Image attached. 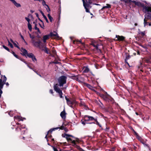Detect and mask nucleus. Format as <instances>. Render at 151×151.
<instances>
[{"mask_svg": "<svg viewBox=\"0 0 151 151\" xmlns=\"http://www.w3.org/2000/svg\"><path fill=\"white\" fill-rule=\"evenodd\" d=\"M145 18L150 19L151 20V14L149 13L146 14L145 15Z\"/></svg>", "mask_w": 151, "mask_h": 151, "instance_id": "ddd939ff", "label": "nucleus"}, {"mask_svg": "<svg viewBox=\"0 0 151 151\" xmlns=\"http://www.w3.org/2000/svg\"><path fill=\"white\" fill-rule=\"evenodd\" d=\"M54 151H58L57 149L54 146H52Z\"/></svg>", "mask_w": 151, "mask_h": 151, "instance_id": "8fccbe9b", "label": "nucleus"}, {"mask_svg": "<svg viewBox=\"0 0 151 151\" xmlns=\"http://www.w3.org/2000/svg\"><path fill=\"white\" fill-rule=\"evenodd\" d=\"M89 71V69L87 67H84L83 68V73H87Z\"/></svg>", "mask_w": 151, "mask_h": 151, "instance_id": "6ab92c4d", "label": "nucleus"}, {"mask_svg": "<svg viewBox=\"0 0 151 151\" xmlns=\"http://www.w3.org/2000/svg\"><path fill=\"white\" fill-rule=\"evenodd\" d=\"M85 122L86 121H85L84 120V121H83L82 120H81V122L82 124L84 125H85L86 123L87 124V123H85Z\"/></svg>", "mask_w": 151, "mask_h": 151, "instance_id": "49530a36", "label": "nucleus"}, {"mask_svg": "<svg viewBox=\"0 0 151 151\" xmlns=\"http://www.w3.org/2000/svg\"><path fill=\"white\" fill-rule=\"evenodd\" d=\"M25 19L27 21L28 23H30V20L28 18H27V17H25Z\"/></svg>", "mask_w": 151, "mask_h": 151, "instance_id": "79ce46f5", "label": "nucleus"}, {"mask_svg": "<svg viewBox=\"0 0 151 151\" xmlns=\"http://www.w3.org/2000/svg\"><path fill=\"white\" fill-rule=\"evenodd\" d=\"M41 48H40V49L42 50V49H44L45 48V46H46L45 45L42 44L41 45Z\"/></svg>", "mask_w": 151, "mask_h": 151, "instance_id": "a19ab883", "label": "nucleus"}, {"mask_svg": "<svg viewBox=\"0 0 151 151\" xmlns=\"http://www.w3.org/2000/svg\"><path fill=\"white\" fill-rule=\"evenodd\" d=\"M25 128V127L24 126H21V127H20L19 128V129L20 130H21V129H22L24 128Z\"/></svg>", "mask_w": 151, "mask_h": 151, "instance_id": "4d7b16f0", "label": "nucleus"}, {"mask_svg": "<svg viewBox=\"0 0 151 151\" xmlns=\"http://www.w3.org/2000/svg\"><path fill=\"white\" fill-rule=\"evenodd\" d=\"M144 26L145 27L146 25H147V22L146 20V19L145 18L144 19Z\"/></svg>", "mask_w": 151, "mask_h": 151, "instance_id": "e433bc0d", "label": "nucleus"}, {"mask_svg": "<svg viewBox=\"0 0 151 151\" xmlns=\"http://www.w3.org/2000/svg\"><path fill=\"white\" fill-rule=\"evenodd\" d=\"M21 37L23 39V40L24 41V42L26 43L25 41V40L24 38V37H23L22 35H21Z\"/></svg>", "mask_w": 151, "mask_h": 151, "instance_id": "13d9d810", "label": "nucleus"}, {"mask_svg": "<svg viewBox=\"0 0 151 151\" xmlns=\"http://www.w3.org/2000/svg\"><path fill=\"white\" fill-rule=\"evenodd\" d=\"M132 2L134 3L135 5L138 6H141V7H142V5H143L144 4L143 3H141L140 2H137L134 1H132Z\"/></svg>", "mask_w": 151, "mask_h": 151, "instance_id": "1a4fd4ad", "label": "nucleus"}, {"mask_svg": "<svg viewBox=\"0 0 151 151\" xmlns=\"http://www.w3.org/2000/svg\"><path fill=\"white\" fill-rule=\"evenodd\" d=\"M92 45L94 47H95V48L97 50H99V51H100L101 50H100V49H99V48H98V46H99V45H95L94 44H92Z\"/></svg>", "mask_w": 151, "mask_h": 151, "instance_id": "b1692460", "label": "nucleus"}, {"mask_svg": "<svg viewBox=\"0 0 151 151\" xmlns=\"http://www.w3.org/2000/svg\"><path fill=\"white\" fill-rule=\"evenodd\" d=\"M142 11L145 13H147L149 12L151 13V6H148L145 5L144 4L142 5Z\"/></svg>", "mask_w": 151, "mask_h": 151, "instance_id": "20e7f679", "label": "nucleus"}, {"mask_svg": "<svg viewBox=\"0 0 151 151\" xmlns=\"http://www.w3.org/2000/svg\"><path fill=\"white\" fill-rule=\"evenodd\" d=\"M140 142L142 143L145 146L149 147L148 145L146 143V140H145L143 139Z\"/></svg>", "mask_w": 151, "mask_h": 151, "instance_id": "dca6fc26", "label": "nucleus"}, {"mask_svg": "<svg viewBox=\"0 0 151 151\" xmlns=\"http://www.w3.org/2000/svg\"><path fill=\"white\" fill-rule=\"evenodd\" d=\"M47 16L49 19H50V22H52L53 20L52 17L49 14H47Z\"/></svg>", "mask_w": 151, "mask_h": 151, "instance_id": "a878e982", "label": "nucleus"}, {"mask_svg": "<svg viewBox=\"0 0 151 151\" xmlns=\"http://www.w3.org/2000/svg\"><path fill=\"white\" fill-rule=\"evenodd\" d=\"M35 30H37L40 34L41 33V32L40 31L39 29L38 28H37V24H35Z\"/></svg>", "mask_w": 151, "mask_h": 151, "instance_id": "c85d7f7f", "label": "nucleus"}, {"mask_svg": "<svg viewBox=\"0 0 151 151\" xmlns=\"http://www.w3.org/2000/svg\"><path fill=\"white\" fill-rule=\"evenodd\" d=\"M50 92L52 94H53V91L52 89H50Z\"/></svg>", "mask_w": 151, "mask_h": 151, "instance_id": "6e6d98bb", "label": "nucleus"}, {"mask_svg": "<svg viewBox=\"0 0 151 151\" xmlns=\"http://www.w3.org/2000/svg\"><path fill=\"white\" fill-rule=\"evenodd\" d=\"M39 24V25H40V26L41 28H42L44 29V27H43V25L42 26V25L41 24H40V23Z\"/></svg>", "mask_w": 151, "mask_h": 151, "instance_id": "338daca9", "label": "nucleus"}, {"mask_svg": "<svg viewBox=\"0 0 151 151\" xmlns=\"http://www.w3.org/2000/svg\"><path fill=\"white\" fill-rule=\"evenodd\" d=\"M71 78L73 79L76 80L77 81L80 82V80L78 79V76H71Z\"/></svg>", "mask_w": 151, "mask_h": 151, "instance_id": "a211bd4d", "label": "nucleus"}, {"mask_svg": "<svg viewBox=\"0 0 151 151\" xmlns=\"http://www.w3.org/2000/svg\"><path fill=\"white\" fill-rule=\"evenodd\" d=\"M125 55H126L125 59L128 60L130 58V56L129 54L128 53H126Z\"/></svg>", "mask_w": 151, "mask_h": 151, "instance_id": "bb28decb", "label": "nucleus"}, {"mask_svg": "<svg viewBox=\"0 0 151 151\" xmlns=\"http://www.w3.org/2000/svg\"><path fill=\"white\" fill-rule=\"evenodd\" d=\"M95 103H96V104H97L99 105L100 106H101V105L100 104V103H99V101L96 100H95Z\"/></svg>", "mask_w": 151, "mask_h": 151, "instance_id": "37998d69", "label": "nucleus"}, {"mask_svg": "<svg viewBox=\"0 0 151 151\" xmlns=\"http://www.w3.org/2000/svg\"><path fill=\"white\" fill-rule=\"evenodd\" d=\"M29 36L30 38H31L32 40H35L34 39L35 38V36L34 35H32L31 34H29Z\"/></svg>", "mask_w": 151, "mask_h": 151, "instance_id": "f704fd0d", "label": "nucleus"}, {"mask_svg": "<svg viewBox=\"0 0 151 151\" xmlns=\"http://www.w3.org/2000/svg\"><path fill=\"white\" fill-rule=\"evenodd\" d=\"M60 116L63 119H65L66 118V113L64 110L62 111L60 114Z\"/></svg>", "mask_w": 151, "mask_h": 151, "instance_id": "f8f14e48", "label": "nucleus"}, {"mask_svg": "<svg viewBox=\"0 0 151 151\" xmlns=\"http://www.w3.org/2000/svg\"><path fill=\"white\" fill-rule=\"evenodd\" d=\"M6 79V78L5 76H3V81L2 79H0V89L1 90L3 88L4 85L5 84Z\"/></svg>", "mask_w": 151, "mask_h": 151, "instance_id": "423d86ee", "label": "nucleus"}, {"mask_svg": "<svg viewBox=\"0 0 151 151\" xmlns=\"http://www.w3.org/2000/svg\"><path fill=\"white\" fill-rule=\"evenodd\" d=\"M83 2V5L86 10V11L87 12L89 13L90 12L89 9L87 8V7H89L90 5L92 3L89 1V0H86V2H85V0H82Z\"/></svg>", "mask_w": 151, "mask_h": 151, "instance_id": "7ed1b4c3", "label": "nucleus"}, {"mask_svg": "<svg viewBox=\"0 0 151 151\" xmlns=\"http://www.w3.org/2000/svg\"><path fill=\"white\" fill-rule=\"evenodd\" d=\"M86 86L89 89L91 90H92L93 89V87L91 86L90 84H88L86 83Z\"/></svg>", "mask_w": 151, "mask_h": 151, "instance_id": "393cba45", "label": "nucleus"}, {"mask_svg": "<svg viewBox=\"0 0 151 151\" xmlns=\"http://www.w3.org/2000/svg\"><path fill=\"white\" fill-rule=\"evenodd\" d=\"M8 45L10 46L11 48H13V46L12 44L9 41H8Z\"/></svg>", "mask_w": 151, "mask_h": 151, "instance_id": "4c0bfd02", "label": "nucleus"}, {"mask_svg": "<svg viewBox=\"0 0 151 151\" xmlns=\"http://www.w3.org/2000/svg\"><path fill=\"white\" fill-rule=\"evenodd\" d=\"M65 98L67 102L69 100L66 96H65Z\"/></svg>", "mask_w": 151, "mask_h": 151, "instance_id": "680f3d73", "label": "nucleus"}, {"mask_svg": "<svg viewBox=\"0 0 151 151\" xmlns=\"http://www.w3.org/2000/svg\"><path fill=\"white\" fill-rule=\"evenodd\" d=\"M93 120H94V121L96 122V123H97V122H98V121L97 120V119H94Z\"/></svg>", "mask_w": 151, "mask_h": 151, "instance_id": "774afa93", "label": "nucleus"}, {"mask_svg": "<svg viewBox=\"0 0 151 151\" xmlns=\"http://www.w3.org/2000/svg\"><path fill=\"white\" fill-rule=\"evenodd\" d=\"M71 142L73 146H75L76 145V141L75 140H72V141H71Z\"/></svg>", "mask_w": 151, "mask_h": 151, "instance_id": "58836bf2", "label": "nucleus"}, {"mask_svg": "<svg viewBox=\"0 0 151 151\" xmlns=\"http://www.w3.org/2000/svg\"><path fill=\"white\" fill-rule=\"evenodd\" d=\"M13 44H14V46L15 47H17V48H19V47L17 46V44L15 43H14H14Z\"/></svg>", "mask_w": 151, "mask_h": 151, "instance_id": "864d4df0", "label": "nucleus"}, {"mask_svg": "<svg viewBox=\"0 0 151 151\" xmlns=\"http://www.w3.org/2000/svg\"><path fill=\"white\" fill-rule=\"evenodd\" d=\"M49 35H50V37H55V38L57 39H59L60 38V37L58 33L55 31L53 32H50Z\"/></svg>", "mask_w": 151, "mask_h": 151, "instance_id": "6e6552de", "label": "nucleus"}, {"mask_svg": "<svg viewBox=\"0 0 151 151\" xmlns=\"http://www.w3.org/2000/svg\"><path fill=\"white\" fill-rule=\"evenodd\" d=\"M139 34L141 35L142 36H144L145 34V32H140V31L139 32Z\"/></svg>", "mask_w": 151, "mask_h": 151, "instance_id": "ea45409f", "label": "nucleus"}, {"mask_svg": "<svg viewBox=\"0 0 151 151\" xmlns=\"http://www.w3.org/2000/svg\"><path fill=\"white\" fill-rule=\"evenodd\" d=\"M18 119H19L23 121V120L22 119V117L20 116H17Z\"/></svg>", "mask_w": 151, "mask_h": 151, "instance_id": "5fc2aeb1", "label": "nucleus"}, {"mask_svg": "<svg viewBox=\"0 0 151 151\" xmlns=\"http://www.w3.org/2000/svg\"><path fill=\"white\" fill-rule=\"evenodd\" d=\"M116 37L117 38V40L118 41H122L125 39V37L123 36H120L117 35L116 36Z\"/></svg>", "mask_w": 151, "mask_h": 151, "instance_id": "9b49d317", "label": "nucleus"}, {"mask_svg": "<svg viewBox=\"0 0 151 151\" xmlns=\"http://www.w3.org/2000/svg\"><path fill=\"white\" fill-rule=\"evenodd\" d=\"M132 131L134 132L135 135L137 136H138V134L135 131V130L133 129H132Z\"/></svg>", "mask_w": 151, "mask_h": 151, "instance_id": "a18cd8bd", "label": "nucleus"}, {"mask_svg": "<svg viewBox=\"0 0 151 151\" xmlns=\"http://www.w3.org/2000/svg\"><path fill=\"white\" fill-rule=\"evenodd\" d=\"M35 14L36 15V17H37V18H38V17H39V15H38V14L37 13H35Z\"/></svg>", "mask_w": 151, "mask_h": 151, "instance_id": "0e129e2a", "label": "nucleus"}, {"mask_svg": "<svg viewBox=\"0 0 151 151\" xmlns=\"http://www.w3.org/2000/svg\"><path fill=\"white\" fill-rule=\"evenodd\" d=\"M42 51H44L47 54H49V53L48 51L47 48L46 47V46H45V48L44 49H42Z\"/></svg>", "mask_w": 151, "mask_h": 151, "instance_id": "412c9836", "label": "nucleus"}, {"mask_svg": "<svg viewBox=\"0 0 151 151\" xmlns=\"http://www.w3.org/2000/svg\"><path fill=\"white\" fill-rule=\"evenodd\" d=\"M68 141H72V139L70 138H69L67 140Z\"/></svg>", "mask_w": 151, "mask_h": 151, "instance_id": "69168bd1", "label": "nucleus"}, {"mask_svg": "<svg viewBox=\"0 0 151 151\" xmlns=\"http://www.w3.org/2000/svg\"><path fill=\"white\" fill-rule=\"evenodd\" d=\"M39 11L42 14V16H43V17L45 19V20L46 22L47 23H49L48 20L47 19L46 17V16L45 15V14H44V13H43V12L41 10H40Z\"/></svg>", "mask_w": 151, "mask_h": 151, "instance_id": "2eb2a0df", "label": "nucleus"}, {"mask_svg": "<svg viewBox=\"0 0 151 151\" xmlns=\"http://www.w3.org/2000/svg\"><path fill=\"white\" fill-rule=\"evenodd\" d=\"M59 128V127L51 129L48 131V133L52 132L53 131H54L55 130L58 129Z\"/></svg>", "mask_w": 151, "mask_h": 151, "instance_id": "aec40b11", "label": "nucleus"}, {"mask_svg": "<svg viewBox=\"0 0 151 151\" xmlns=\"http://www.w3.org/2000/svg\"><path fill=\"white\" fill-rule=\"evenodd\" d=\"M111 7V5L109 4H107L106 6H104L101 9V10H102L105 8H108Z\"/></svg>", "mask_w": 151, "mask_h": 151, "instance_id": "5701e85b", "label": "nucleus"}, {"mask_svg": "<svg viewBox=\"0 0 151 151\" xmlns=\"http://www.w3.org/2000/svg\"><path fill=\"white\" fill-rule=\"evenodd\" d=\"M42 3L43 6L45 5L46 6V5L45 3V2L44 0H43L42 1Z\"/></svg>", "mask_w": 151, "mask_h": 151, "instance_id": "de8ad7c7", "label": "nucleus"}, {"mask_svg": "<svg viewBox=\"0 0 151 151\" xmlns=\"http://www.w3.org/2000/svg\"><path fill=\"white\" fill-rule=\"evenodd\" d=\"M37 40V41H36L35 40H32V43L35 47L41 48V42L40 40Z\"/></svg>", "mask_w": 151, "mask_h": 151, "instance_id": "39448f33", "label": "nucleus"}, {"mask_svg": "<svg viewBox=\"0 0 151 151\" xmlns=\"http://www.w3.org/2000/svg\"><path fill=\"white\" fill-rule=\"evenodd\" d=\"M63 130H64L66 132H67L68 131V129L66 127H65Z\"/></svg>", "mask_w": 151, "mask_h": 151, "instance_id": "052dcab7", "label": "nucleus"}, {"mask_svg": "<svg viewBox=\"0 0 151 151\" xmlns=\"http://www.w3.org/2000/svg\"><path fill=\"white\" fill-rule=\"evenodd\" d=\"M2 46H3V47L4 49H5V50H7L9 52L10 51L9 49L7 47H6V46H5L4 45H3Z\"/></svg>", "mask_w": 151, "mask_h": 151, "instance_id": "473e14b6", "label": "nucleus"}, {"mask_svg": "<svg viewBox=\"0 0 151 151\" xmlns=\"http://www.w3.org/2000/svg\"><path fill=\"white\" fill-rule=\"evenodd\" d=\"M12 53L13 54V55H14V56L16 57V58L18 59H20L19 58V57H18V56L15 53V52H14L12 51Z\"/></svg>", "mask_w": 151, "mask_h": 151, "instance_id": "c756f323", "label": "nucleus"}, {"mask_svg": "<svg viewBox=\"0 0 151 151\" xmlns=\"http://www.w3.org/2000/svg\"><path fill=\"white\" fill-rule=\"evenodd\" d=\"M46 6L47 7H45V8L46 9L47 11V12L49 13L50 11V9L47 5H46Z\"/></svg>", "mask_w": 151, "mask_h": 151, "instance_id": "7c9ffc66", "label": "nucleus"}, {"mask_svg": "<svg viewBox=\"0 0 151 151\" xmlns=\"http://www.w3.org/2000/svg\"><path fill=\"white\" fill-rule=\"evenodd\" d=\"M29 30L30 31H31L32 30V25L30 23H28L27 24Z\"/></svg>", "mask_w": 151, "mask_h": 151, "instance_id": "cd10ccee", "label": "nucleus"}, {"mask_svg": "<svg viewBox=\"0 0 151 151\" xmlns=\"http://www.w3.org/2000/svg\"><path fill=\"white\" fill-rule=\"evenodd\" d=\"M21 51L22 52V53H21V54L25 56L26 57H27V56L29 58H32V60L34 62L37 61L36 58L33 53H28L26 49L22 47L21 48Z\"/></svg>", "mask_w": 151, "mask_h": 151, "instance_id": "f03ea898", "label": "nucleus"}, {"mask_svg": "<svg viewBox=\"0 0 151 151\" xmlns=\"http://www.w3.org/2000/svg\"><path fill=\"white\" fill-rule=\"evenodd\" d=\"M137 136L138 137H137L138 139V140L140 142L143 139H142L140 137H139L138 135V136Z\"/></svg>", "mask_w": 151, "mask_h": 151, "instance_id": "c03bdc74", "label": "nucleus"}, {"mask_svg": "<svg viewBox=\"0 0 151 151\" xmlns=\"http://www.w3.org/2000/svg\"><path fill=\"white\" fill-rule=\"evenodd\" d=\"M84 118L85 121H92L94 119V118L93 117L88 115H85L84 117Z\"/></svg>", "mask_w": 151, "mask_h": 151, "instance_id": "0eeeda50", "label": "nucleus"}, {"mask_svg": "<svg viewBox=\"0 0 151 151\" xmlns=\"http://www.w3.org/2000/svg\"><path fill=\"white\" fill-rule=\"evenodd\" d=\"M67 102L68 104V105H69L70 106H71L73 103V102L72 101H71V100H68V101H67Z\"/></svg>", "mask_w": 151, "mask_h": 151, "instance_id": "2f4dec72", "label": "nucleus"}, {"mask_svg": "<svg viewBox=\"0 0 151 151\" xmlns=\"http://www.w3.org/2000/svg\"><path fill=\"white\" fill-rule=\"evenodd\" d=\"M99 96L102 98L105 101H107L108 99L107 97L104 95L103 94H100L99 95Z\"/></svg>", "mask_w": 151, "mask_h": 151, "instance_id": "f3484780", "label": "nucleus"}, {"mask_svg": "<svg viewBox=\"0 0 151 151\" xmlns=\"http://www.w3.org/2000/svg\"><path fill=\"white\" fill-rule=\"evenodd\" d=\"M12 1L14 5L17 7H20L21 5L20 4L17 3L15 0H9Z\"/></svg>", "mask_w": 151, "mask_h": 151, "instance_id": "9d476101", "label": "nucleus"}, {"mask_svg": "<svg viewBox=\"0 0 151 151\" xmlns=\"http://www.w3.org/2000/svg\"><path fill=\"white\" fill-rule=\"evenodd\" d=\"M67 135H68V134L65 133L64 134H62V136L63 137H65L66 139L67 140H68V138H69V136Z\"/></svg>", "mask_w": 151, "mask_h": 151, "instance_id": "4be33fe9", "label": "nucleus"}, {"mask_svg": "<svg viewBox=\"0 0 151 151\" xmlns=\"http://www.w3.org/2000/svg\"><path fill=\"white\" fill-rule=\"evenodd\" d=\"M121 1H124L125 3H127L128 1L130 3L132 2V1L131 0H121Z\"/></svg>", "mask_w": 151, "mask_h": 151, "instance_id": "72a5a7b5", "label": "nucleus"}, {"mask_svg": "<svg viewBox=\"0 0 151 151\" xmlns=\"http://www.w3.org/2000/svg\"><path fill=\"white\" fill-rule=\"evenodd\" d=\"M2 91L0 89V98L1 97V95L2 94Z\"/></svg>", "mask_w": 151, "mask_h": 151, "instance_id": "bf43d9fd", "label": "nucleus"}, {"mask_svg": "<svg viewBox=\"0 0 151 151\" xmlns=\"http://www.w3.org/2000/svg\"><path fill=\"white\" fill-rule=\"evenodd\" d=\"M52 63L56 64H59L60 63H61L60 62H59L58 61H56V62H52Z\"/></svg>", "mask_w": 151, "mask_h": 151, "instance_id": "603ef678", "label": "nucleus"}, {"mask_svg": "<svg viewBox=\"0 0 151 151\" xmlns=\"http://www.w3.org/2000/svg\"><path fill=\"white\" fill-rule=\"evenodd\" d=\"M38 19L39 20H40V22H41L42 23L43 26L44 27L43 22L42 21V20H41L39 17H38Z\"/></svg>", "mask_w": 151, "mask_h": 151, "instance_id": "09e8293b", "label": "nucleus"}, {"mask_svg": "<svg viewBox=\"0 0 151 151\" xmlns=\"http://www.w3.org/2000/svg\"><path fill=\"white\" fill-rule=\"evenodd\" d=\"M59 129L61 130H63L65 128V127L63 126V123L62 125L60 127H59Z\"/></svg>", "mask_w": 151, "mask_h": 151, "instance_id": "c9c22d12", "label": "nucleus"}, {"mask_svg": "<svg viewBox=\"0 0 151 151\" xmlns=\"http://www.w3.org/2000/svg\"><path fill=\"white\" fill-rule=\"evenodd\" d=\"M25 130H24L22 131V134H24L25 133Z\"/></svg>", "mask_w": 151, "mask_h": 151, "instance_id": "e2e57ef3", "label": "nucleus"}, {"mask_svg": "<svg viewBox=\"0 0 151 151\" xmlns=\"http://www.w3.org/2000/svg\"><path fill=\"white\" fill-rule=\"evenodd\" d=\"M67 77L64 76H62L59 77L58 79V84H56L54 86V90L59 94L60 97V98H63V93L62 91L59 88V86L63 87L64 84L66 83Z\"/></svg>", "mask_w": 151, "mask_h": 151, "instance_id": "f257e3e1", "label": "nucleus"}, {"mask_svg": "<svg viewBox=\"0 0 151 151\" xmlns=\"http://www.w3.org/2000/svg\"><path fill=\"white\" fill-rule=\"evenodd\" d=\"M115 150V147H113L110 150L111 151H114Z\"/></svg>", "mask_w": 151, "mask_h": 151, "instance_id": "3c124183", "label": "nucleus"}, {"mask_svg": "<svg viewBox=\"0 0 151 151\" xmlns=\"http://www.w3.org/2000/svg\"><path fill=\"white\" fill-rule=\"evenodd\" d=\"M50 35H46L43 36V42L44 43H45L46 42V40L48 39Z\"/></svg>", "mask_w": 151, "mask_h": 151, "instance_id": "4468645a", "label": "nucleus"}]
</instances>
